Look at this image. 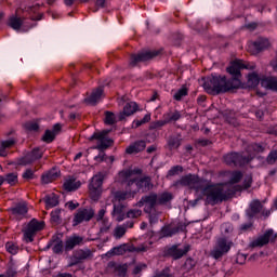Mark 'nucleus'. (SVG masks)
<instances>
[{
  "label": "nucleus",
  "mask_w": 277,
  "mask_h": 277,
  "mask_svg": "<svg viewBox=\"0 0 277 277\" xmlns=\"http://www.w3.org/2000/svg\"><path fill=\"white\" fill-rule=\"evenodd\" d=\"M256 66L246 64L241 60L232 61L229 66L226 68L230 79H226V76L212 74L203 79V90L208 94H224L230 92V90H237L241 85V70H254Z\"/></svg>",
  "instance_id": "obj_1"
},
{
  "label": "nucleus",
  "mask_w": 277,
  "mask_h": 277,
  "mask_svg": "<svg viewBox=\"0 0 277 277\" xmlns=\"http://www.w3.org/2000/svg\"><path fill=\"white\" fill-rule=\"evenodd\" d=\"M194 192H200L199 199L206 198V205H220L226 200V194H224V188L220 184H212L206 179L198 177V183L193 186Z\"/></svg>",
  "instance_id": "obj_2"
},
{
  "label": "nucleus",
  "mask_w": 277,
  "mask_h": 277,
  "mask_svg": "<svg viewBox=\"0 0 277 277\" xmlns=\"http://www.w3.org/2000/svg\"><path fill=\"white\" fill-rule=\"evenodd\" d=\"M133 171L126 170L119 172V179L121 183H128L130 189H132L134 196L137 194H147L153 189V180L150 176L133 177Z\"/></svg>",
  "instance_id": "obj_3"
},
{
  "label": "nucleus",
  "mask_w": 277,
  "mask_h": 277,
  "mask_svg": "<svg viewBox=\"0 0 277 277\" xmlns=\"http://www.w3.org/2000/svg\"><path fill=\"white\" fill-rule=\"evenodd\" d=\"M111 129H105L102 131H95L90 137V142L97 141L96 146H94L95 150H100V154L94 157V161H98L103 163L105 161V150L111 148L114 146V138L109 137Z\"/></svg>",
  "instance_id": "obj_4"
},
{
  "label": "nucleus",
  "mask_w": 277,
  "mask_h": 277,
  "mask_svg": "<svg viewBox=\"0 0 277 277\" xmlns=\"http://www.w3.org/2000/svg\"><path fill=\"white\" fill-rule=\"evenodd\" d=\"M44 226H47L44 221L31 219L26 227L22 230L24 234V241H26V243H34V238L36 235H38V233H40V230H44Z\"/></svg>",
  "instance_id": "obj_5"
},
{
  "label": "nucleus",
  "mask_w": 277,
  "mask_h": 277,
  "mask_svg": "<svg viewBox=\"0 0 277 277\" xmlns=\"http://www.w3.org/2000/svg\"><path fill=\"white\" fill-rule=\"evenodd\" d=\"M233 248V241L228 240L226 237L217 238L213 249L210 252V256L219 261L222 256L228 254Z\"/></svg>",
  "instance_id": "obj_6"
},
{
  "label": "nucleus",
  "mask_w": 277,
  "mask_h": 277,
  "mask_svg": "<svg viewBox=\"0 0 277 277\" xmlns=\"http://www.w3.org/2000/svg\"><path fill=\"white\" fill-rule=\"evenodd\" d=\"M223 161L226 166H232L234 168H243L250 163V158L243 156L241 153L232 151L223 156Z\"/></svg>",
  "instance_id": "obj_7"
},
{
  "label": "nucleus",
  "mask_w": 277,
  "mask_h": 277,
  "mask_svg": "<svg viewBox=\"0 0 277 277\" xmlns=\"http://www.w3.org/2000/svg\"><path fill=\"white\" fill-rule=\"evenodd\" d=\"M181 245L167 246L163 250V256L166 259H172L173 261H179L186 256V254L192 250V246L186 245L183 249L180 248Z\"/></svg>",
  "instance_id": "obj_8"
},
{
  "label": "nucleus",
  "mask_w": 277,
  "mask_h": 277,
  "mask_svg": "<svg viewBox=\"0 0 277 277\" xmlns=\"http://www.w3.org/2000/svg\"><path fill=\"white\" fill-rule=\"evenodd\" d=\"M103 181H105V174L98 173L89 184V192L92 200H98L101 198V194H103Z\"/></svg>",
  "instance_id": "obj_9"
},
{
  "label": "nucleus",
  "mask_w": 277,
  "mask_h": 277,
  "mask_svg": "<svg viewBox=\"0 0 277 277\" xmlns=\"http://www.w3.org/2000/svg\"><path fill=\"white\" fill-rule=\"evenodd\" d=\"M277 234L272 228L266 229L263 235L252 240L249 245L250 248H263L267 243H276Z\"/></svg>",
  "instance_id": "obj_10"
},
{
  "label": "nucleus",
  "mask_w": 277,
  "mask_h": 277,
  "mask_svg": "<svg viewBox=\"0 0 277 277\" xmlns=\"http://www.w3.org/2000/svg\"><path fill=\"white\" fill-rule=\"evenodd\" d=\"M92 256V251L90 249H77L72 252L69 258L68 267H75L77 265H81V263L88 261Z\"/></svg>",
  "instance_id": "obj_11"
},
{
  "label": "nucleus",
  "mask_w": 277,
  "mask_h": 277,
  "mask_svg": "<svg viewBox=\"0 0 277 277\" xmlns=\"http://www.w3.org/2000/svg\"><path fill=\"white\" fill-rule=\"evenodd\" d=\"M157 55H159L158 51H143L137 54H131L130 66L134 68L137 64H142V62H150V60H154Z\"/></svg>",
  "instance_id": "obj_12"
},
{
  "label": "nucleus",
  "mask_w": 277,
  "mask_h": 277,
  "mask_svg": "<svg viewBox=\"0 0 277 277\" xmlns=\"http://www.w3.org/2000/svg\"><path fill=\"white\" fill-rule=\"evenodd\" d=\"M94 217V209L79 208L74 214L72 226H79L83 222H90Z\"/></svg>",
  "instance_id": "obj_13"
},
{
  "label": "nucleus",
  "mask_w": 277,
  "mask_h": 277,
  "mask_svg": "<svg viewBox=\"0 0 277 277\" xmlns=\"http://www.w3.org/2000/svg\"><path fill=\"white\" fill-rule=\"evenodd\" d=\"M158 195L156 193H149L148 195L143 196L137 202V207L144 208L145 213H151L153 209L157 207Z\"/></svg>",
  "instance_id": "obj_14"
},
{
  "label": "nucleus",
  "mask_w": 277,
  "mask_h": 277,
  "mask_svg": "<svg viewBox=\"0 0 277 277\" xmlns=\"http://www.w3.org/2000/svg\"><path fill=\"white\" fill-rule=\"evenodd\" d=\"M122 185H126V190H117L113 194V202H124V200H133L135 198V194L133 193V189L130 188L129 182H121Z\"/></svg>",
  "instance_id": "obj_15"
},
{
  "label": "nucleus",
  "mask_w": 277,
  "mask_h": 277,
  "mask_svg": "<svg viewBox=\"0 0 277 277\" xmlns=\"http://www.w3.org/2000/svg\"><path fill=\"white\" fill-rule=\"evenodd\" d=\"M198 177L199 175L197 174L188 173L182 176L180 180L175 181L173 183V187H179L181 185L182 187H190V189H194L199 181Z\"/></svg>",
  "instance_id": "obj_16"
},
{
  "label": "nucleus",
  "mask_w": 277,
  "mask_h": 277,
  "mask_svg": "<svg viewBox=\"0 0 277 277\" xmlns=\"http://www.w3.org/2000/svg\"><path fill=\"white\" fill-rule=\"evenodd\" d=\"M269 47V40L260 37L255 41H251L248 44V51L252 53L253 55H256V53H261V51H265Z\"/></svg>",
  "instance_id": "obj_17"
},
{
  "label": "nucleus",
  "mask_w": 277,
  "mask_h": 277,
  "mask_svg": "<svg viewBox=\"0 0 277 277\" xmlns=\"http://www.w3.org/2000/svg\"><path fill=\"white\" fill-rule=\"evenodd\" d=\"M140 109V106L135 102H128L123 106V110L118 114L117 118L119 122H124L129 116H133L137 110Z\"/></svg>",
  "instance_id": "obj_18"
},
{
  "label": "nucleus",
  "mask_w": 277,
  "mask_h": 277,
  "mask_svg": "<svg viewBox=\"0 0 277 277\" xmlns=\"http://www.w3.org/2000/svg\"><path fill=\"white\" fill-rule=\"evenodd\" d=\"M38 159H42V149L36 147L31 150V153L27 154L19 160V166H29L34 163V161H38Z\"/></svg>",
  "instance_id": "obj_19"
},
{
  "label": "nucleus",
  "mask_w": 277,
  "mask_h": 277,
  "mask_svg": "<svg viewBox=\"0 0 277 277\" xmlns=\"http://www.w3.org/2000/svg\"><path fill=\"white\" fill-rule=\"evenodd\" d=\"M261 211H263V203H261V200L259 199H253L250 202L249 208L246 210V214L249 220H254Z\"/></svg>",
  "instance_id": "obj_20"
},
{
  "label": "nucleus",
  "mask_w": 277,
  "mask_h": 277,
  "mask_svg": "<svg viewBox=\"0 0 277 277\" xmlns=\"http://www.w3.org/2000/svg\"><path fill=\"white\" fill-rule=\"evenodd\" d=\"M111 215L116 222H124V220H127V206L122 203H114Z\"/></svg>",
  "instance_id": "obj_21"
},
{
  "label": "nucleus",
  "mask_w": 277,
  "mask_h": 277,
  "mask_svg": "<svg viewBox=\"0 0 277 277\" xmlns=\"http://www.w3.org/2000/svg\"><path fill=\"white\" fill-rule=\"evenodd\" d=\"M77 246H83V237L74 234L65 241V252H71V250H75Z\"/></svg>",
  "instance_id": "obj_22"
},
{
  "label": "nucleus",
  "mask_w": 277,
  "mask_h": 277,
  "mask_svg": "<svg viewBox=\"0 0 277 277\" xmlns=\"http://www.w3.org/2000/svg\"><path fill=\"white\" fill-rule=\"evenodd\" d=\"M143 150H146V141L138 140L128 146L126 153L128 155H137V153H142Z\"/></svg>",
  "instance_id": "obj_23"
},
{
  "label": "nucleus",
  "mask_w": 277,
  "mask_h": 277,
  "mask_svg": "<svg viewBox=\"0 0 277 277\" xmlns=\"http://www.w3.org/2000/svg\"><path fill=\"white\" fill-rule=\"evenodd\" d=\"M103 87H98L97 89H94L90 96L84 98V103H88V105H96L98 101H101L103 93H104Z\"/></svg>",
  "instance_id": "obj_24"
},
{
  "label": "nucleus",
  "mask_w": 277,
  "mask_h": 277,
  "mask_svg": "<svg viewBox=\"0 0 277 277\" xmlns=\"http://www.w3.org/2000/svg\"><path fill=\"white\" fill-rule=\"evenodd\" d=\"M25 12L29 14L31 21H42V13H40V3H36L25 8Z\"/></svg>",
  "instance_id": "obj_25"
},
{
  "label": "nucleus",
  "mask_w": 277,
  "mask_h": 277,
  "mask_svg": "<svg viewBox=\"0 0 277 277\" xmlns=\"http://www.w3.org/2000/svg\"><path fill=\"white\" fill-rule=\"evenodd\" d=\"M56 179H60V171L57 169H52L41 176V183H43V185H49V183H53Z\"/></svg>",
  "instance_id": "obj_26"
},
{
  "label": "nucleus",
  "mask_w": 277,
  "mask_h": 277,
  "mask_svg": "<svg viewBox=\"0 0 277 277\" xmlns=\"http://www.w3.org/2000/svg\"><path fill=\"white\" fill-rule=\"evenodd\" d=\"M63 187L65 192H77V189L81 187V182L77 181L75 177H69L64 182Z\"/></svg>",
  "instance_id": "obj_27"
},
{
  "label": "nucleus",
  "mask_w": 277,
  "mask_h": 277,
  "mask_svg": "<svg viewBox=\"0 0 277 277\" xmlns=\"http://www.w3.org/2000/svg\"><path fill=\"white\" fill-rule=\"evenodd\" d=\"M43 200L47 209H53V207H57V205H60V197L55 193L45 195Z\"/></svg>",
  "instance_id": "obj_28"
},
{
  "label": "nucleus",
  "mask_w": 277,
  "mask_h": 277,
  "mask_svg": "<svg viewBox=\"0 0 277 277\" xmlns=\"http://www.w3.org/2000/svg\"><path fill=\"white\" fill-rule=\"evenodd\" d=\"M64 210L63 209H55L53 210L50 215H51V224H53V226H60L61 224H63V219H62V212Z\"/></svg>",
  "instance_id": "obj_29"
},
{
  "label": "nucleus",
  "mask_w": 277,
  "mask_h": 277,
  "mask_svg": "<svg viewBox=\"0 0 277 277\" xmlns=\"http://www.w3.org/2000/svg\"><path fill=\"white\" fill-rule=\"evenodd\" d=\"M8 25L15 31H18V29H21V27H23V19L16 15H12L9 18Z\"/></svg>",
  "instance_id": "obj_30"
},
{
  "label": "nucleus",
  "mask_w": 277,
  "mask_h": 277,
  "mask_svg": "<svg viewBox=\"0 0 277 277\" xmlns=\"http://www.w3.org/2000/svg\"><path fill=\"white\" fill-rule=\"evenodd\" d=\"M109 267H114L115 272L120 277H126L127 276V272H129V265H127V264H118V265H116V263L111 262V263H109Z\"/></svg>",
  "instance_id": "obj_31"
},
{
  "label": "nucleus",
  "mask_w": 277,
  "mask_h": 277,
  "mask_svg": "<svg viewBox=\"0 0 277 277\" xmlns=\"http://www.w3.org/2000/svg\"><path fill=\"white\" fill-rule=\"evenodd\" d=\"M177 229H174V227H172V225L168 224L161 227L160 229V237H174V235H176Z\"/></svg>",
  "instance_id": "obj_32"
},
{
  "label": "nucleus",
  "mask_w": 277,
  "mask_h": 277,
  "mask_svg": "<svg viewBox=\"0 0 277 277\" xmlns=\"http://www.w3.org/2000/svg\"><path fill=\"white\" fill-rule=\"evenodd\" d=\"M29 209L25 203H17L14 208H11L13 215H27Z\"/></svg>",
  "instance_id": "obj_33"
},
{
  "label": "nucleus",
  "mask_w": 277,
  "mask_h": 277,
  "mask_svg": "<svg viewBox=\"0 0 277 277\" xmlns=\"http://www.w3.org/2000/svg\"><path fill=\"white\" fill-rule=\"evenodd\" d=\"M15 142L12 138L5 140L1 142L0 145V157H6L8 151H5V148H12L14 146Z\"/></svg>",
  "instance_id": "obj_34"
},
{
  "label": "nucleus",
  "mask_w": 277,
  "mask_h": 277,
  "mask_svg": "<svg viewBox=\"0 0 277 277\" xmlns=\"http://www.w3.org/2000/svg\"><path fill=\"white\" fill-rule=\"evenodd\" d=\"M168 146L170 150H176L181 146V137L176 135L169 136Z\"/></svg>",
  "instance_id": "obj_35"
},
{
  "label": "nucleus",
  "mask_w": 277,
  "mask_h": 277,
  "mask_svg": "<svg viewBox=\"0 0 277 277\" xmlns=\"http://www.w3.org/2000/svg\"><path fill=\"white\" fill-rule=\"evenodd\" d=\"M104 123L111 127L114 124H116L118 121L116 120V114H114L113 111L106 110L104 113Z\"/></svg>",
  "instance_id": "obj_36"
},
{
  "label": "nucleus",
  "mask_w": 277,
  "mask_h": 277,
  "mask_svg": "<svg viewBox=\"0 0 277 277\" xmlns=\"http://www.w3.org/2000/svg\"><path fill=\"white\" fill-rule=\"evenodd\" d=\"M185 169L181 164H176L171 167V170L167 173V179H170L171 176H179V174H183Z\"/></svg>",
  "instance_id": "obj_37"
},
{
  "label": "nucleus",
  "mask_w": 277,
  "mask_h": 277,
  "mask_svg": "<svg viewBox=\"0 0 277 277\" xmlns=\"http://www.w3.org/2000/svg\"><path fill=\"white\" fill-rule=\"evenodd\" d=\"M261 83V78L259 77V74L251 72L248 75V84L250 88H256Z\"/></svg>",
  "instance_id": "obj_38"
},
{
  "label": "nucleus",
  "mask_w": 277,
  "mask_h": 277,
  "mask_svg": "<svg viewBox=\"0 0 277 277\" xmlns=\"http://www.w3.org/2000/svg\"><path fill=\"white\" fill-rule=\"evenodd\" d=\"M22 179H24V181H28V182L36 181V179H38V175H36V170L28 168L23 172Z\"/></svg>",
  "instance_id": "obj_39"
},
{
  "label": "nucleus",
  "mask_w": 277,
  "mask_h": 277,
  "mask_svg": "<svg viewBox=\"0 0 277 277\" xmlns=\"http://www.w3.org/2000/svg\"><path fill=\"white\" fill-rule=\"evenodd\" d=\"M65 246L64 241H62L60 238L54 242L52 247L53 254H64Z\"/></svg>",
  "instance_id": "obj_40"
},
{
  "label": "nucleus",
  "mask_w": 277,
  "mask_h": 277,
  "mask_svg": "<svg viewBox=\"0 0 277 277\" xmlns=\"http://www.w3.org/2000/svg\"><path fill=\"white\" fill-rule=\"evenodd\" d=\"M241 179H243V173L241 171H233L229 177V183L230 185H237V183L241 182Z\"/></svg>",
  "instance_id": "obj_41"
},
{
  "label": "nucleus",
  "mask_w": 277,
  "mask_h": 277,
  "mask_svg": "<svg viewBox=\"0 0 277 277\" xmlns=\"http://www.w3.org/2000/svg\"><path fill=\"white\" fill-rule=\"evenodd\" d=\"M187 94H189V90H187L186 87H182L174 93L173 98L174 101L181 102L183 101L184 96H187Z\"/></svg>",
  "instance_id": "obj_42"
},
{
  "label": "nucleus",
  "mask_w": 277,
  "mask_h": 277,
  "mask_svg": "<svg viewBox=\"0 0 277 277\" xmlns=\"http://www.w3.org/2000/svg\"><path fill=\"white\" fill-rule=\"evenodd\" d=\"M55 133L51 130H45L43 136H42V142H45V144H51L52 142L55 141Z\"/></svg>",
  "instance_id": "obj_43"
},
{
  "label": "nucleus",
  "mask_w": 277,
  "mask_h": 277,
  "mask_svg": "<svg viewBox=\"0 0 277 277\" xmlns=\"http://www.w3.org/2000/svg\"><path fill=\"white\" fill-rule=\"evenodd\" d=\"M4 183H8L9 185L13 186L18 183V174L16 173H9L4 176Z\"/></svg>",
  "instance_id": "obj_44"
},
{
  "label": "nucleus",
  "mask_w": 277,
  "mask_h": 277,
  "mask_svg": "<svg viewBox=\"0 0 277 277\" xmlns=\"http://www.w3.org/2000/svg\"><path fill=\"white\" fill-rule=\"evenodd\" d=\"M172 193H162L159 197H158V205H166L168 202H170V200H172Z\"/></svg>",
  "instance_id": "obj_45"
},
{
  "label": "nucleus",
  "mask_w": 277,
  "mask_h": 277,
  "mask_svg": "<svg viewBox=\"0 0 277 277\" xmlns=\"http://www.w3.org/2000/svg\"><path fill=\"white\" fill-rule=\"evenodd\" d=\"M120 254H124V248L122 247H114L107 252V256H120Z\"/></svg>",
  "instance_id": "obj_46"
},
{
  "label": "nucleus",
  "mask_w": 277,
  "mask_h": 277,
  "mask_svg": "<svg viewBox=\"0 0 277 277\" xmlns=\"http://www.w3.org/2000/svg\"><path fill=\"white\" fill-rule=\"evenodd\" d=\"M266 88H268V90H273L275 92H277V79L274 77L271 78H266Z\"/></svg>",
  "instance_id": "obj_47"
},
{
  "label": "nucleus",
  "mask_w": 277,
  "mask_h": 277,
  "mask_svg": "<svg viewBox=\"0 0 277 277\" xmlns=\"http://www.w3.org/2000/svg\"><path fill=\"white\" fill-rule=\"evenodd\" d=\"M277 161V150H271L268 156L266 157V163L268 166H274V163H276Z\"/></svg>",
  "instance_id": "obj_48"
},
{
  "label": "nucleus",
  "mask_w": 277,
  "mask_h": 277,
  "mask_svg": "<svg viewBox=\"0 0 277 277\" xmlns=\"http://www.w3.org/2000/svg\"><path fill=\"white\" fill-rule=\"evenodd\" d=\"M233 230H234V227H233V225L230 224V223H223L222 225H221V233L223 234V235H230V233H233Z\"/></svg>",
  "instance_id": "obj_49"
},
{
  "label": "nucleus",
  "mask_w": 277,
  "mask_h": 277,
  "mask_svg": "<svg viewBox=\"0 0 277 277\" xmlns=\"http://www.w3.org/2000/svg\"><path fill=\"white\" fill-rule=\"evenodd\" d=\"M127 234V229L122 226H117L115 228V233H114V237L116 239H122V237H124V235Z\"/></svg>",
  "instance_id": "obj_50"
},
{
  "label": "nucleus",
  "mask_w": 277,
  "mask_h": 277,
  "mask_svg": "<svg viewBox=\"0 0 277 277\" xmlns=\"http://www.w3.org/2000/svg\"><path fill=\"white\" fill-rule=\"evenodd\" d=\"M162 127H166V121H162V120H157V121H153L150 124H149V131H157L158 129H161Z\"/></svg>",
  "instance_id": "obj_51"
},
{
  "label": "nucleus",
  "mask_w": 277,
  "mask_h": 277,
  "mask_svg": "<svg viewBox=\"0 0 277 277\" xmlns=\"http://www.w3.org/2000/svg\"><path fill=\"white\" fill-rule=\"evenodd\" d=\"M140 215H142V210H129L126 213V219L129 217L133 220L135 217H140Z\"/></svg>",
  "instance_id": "obj_52"
},
{
  "label": "nucleus",
  "mask_w": 277,
  "mask_h": 277,
  "mask_svg": "<svg viewBox=\"0 0 277 277\" xmlns=\"http://www.w3.org/2000/svg\"><path fill=\"white\" fill-rule=\"evenodd\" d=\"M252 187V175H247L242 182V189H250Z\"/></svg>",
  "instance_id": "obj_53"
},
{
  "label": "nucleus",
  "mask_w": 277,
  "mask_h": 277,
  "mask_svg": "<svg viewBox=\"0 0 277 277\" xmlns=\"http://www.w3.org/2000/svg\"><path fill=\"white\" fill-rule=\"evenodd\" d=\"M149 215V224H157L159 222V214L157 212H147Z\"/></svg>",
  "instance_id": "obj_54"
},
{
  "label": "nucleus",
  "mask_w": 277,
  "mask_h": 277,
  "mask_svg": "<svg viewBox=\"0 0 277 277\" xmlns=\"http://www.w3.org/2000/svg\"><path fill=\"white\" fill-rule=\"evenodd\" d=\"M5 248H6L8 252H10V254H16L18 252V247H16L12 242H8Z\"/></svg>",
  "instance_id": "obj_55"
},
{
  "label": "nucleus",
  "mask_w": 277,
  "mask_h": 277,
  "mask_svg": "<svg viewBox=\"0 0 277 277\" xmlns=\"http://www.w3.org/2000/svg\"><path fill=\"white\" fill-rule=\"evenodd\" d=\"M154 277H172V274H170V268L166 267L159 273H156Z\"/></svg>",
  "instance_id": "obj_56"
},
{
  "label": "nucleus",
  "mask_w": 277,
  "mask_h": 277,
  "mask_svg": "<svg viewBox=\"0 0 277 277\" xmlns=\"http://www.w3.org/2000/svg\"><path fill=\"white\" fill-rule=\"evenodd\" d=\"M27 131H39L40 126L37 122H28L26 123Z\"/></svg>",
  "instance_id": "obj_57"
},
{
  "label": "nucleus",
  "mask_w": 277,
  "mask_h": 277,
  "mask_svg": "<svg viewBox=\"0 0 277 277\" xmlns=\"http://www.w3.org/2000/svg\"><path fill=\"white\" fill-rule=\"evenodd\" d=\"M16 274H18V272L11 266L5 271V274L2 275H4V277H16Z\"/></svg>",
  "instance_id": "obj_58"
},
{
  "label": "nucleus",
  "mask_w": 277,
  "mask_h": 277,
  "mask_svg": "<svg viewBox=\"0 0 277 277\" xmlns=\"http://www.w3.org/2000/svg\"><path fill=\"white\" fill-rule=\"evenodd\" d=\"M147 265L146 264H140V265H136L133 271H132V274L134 276H137V274H140L142 272V269H146Z\"/></svg>",
  "instance_id": "obj_59"
},
{
  "label": "nucleus",
  "mask_w": 277,
  "mask_h": 277,
  "mask_svg": "<svg viewBox=\"0 0 277 277\" xmlns=\"http://www.w3.org/2000/svg\"><path fill=\"white\" fill-rule=\"evenodd\" d=\"M169 120H171V122H177V120H181V111L174 110L171 113V118Z\"/></svg>",
  "instance_id": "obj_60"
},
{
  "label": "nucleus",
  "mask_w": 277,
  "mask_h": 277,
  "mask_svg": "<svg viewBox=\"0 0 277 277\" xmlns=\"http://www.w3.org/2000/svg\"><path fill=\"white\" fill-rule=\"evenodd\" d=\"M147 137L155 142V140L159 137V130H150V132L147 134Z\"/></svg>",
  "instance_id": "obj_61"
},
{
  "label": "nucleus",
  "mask_w": 277,
  "mask_h": 277,
  "mask_svg": "<svg viewBox=\"0 0 277 277\" xmlns=\"http://www.w3.org/2000/svg\"><path fill=\"white\" fill-rule=\"evenodd\" d=\"M133 252H148V246L141 245L133 248Z\"/></svg>",
  "instance_id": "obj_62"
},
{
  "label": "nucleus",
  "mask_w": 277,
  "mask_h": 277,
  "mask_svg": "<svg viewBox=\"0 0 277 277\" xmlns=\"http://www.w3.org/2000/svg\"><path fill=\"white\" fill-rule=\"evenodd\" d=\"M66 207L69 209V211H75V209L79 207V202L68 201Z\"/></svg>",
  "instance_id": "obj_63"
},
{
  "label": "nucleus",
  "mask_w": 277,
  "mask_h": 277,
  "mask_svg": "<svg viewBox=\"0 0 277 277\" xmlns=\"http://www.w3.org/2000/svg\"><path fill=\"white\" fill-rule=\"evenodd\" d=\"M53 277H72V274L70 273H57L56 275H54Z\"/></svg>",
  "instance_id": "obj_64"
}]
</instances>
